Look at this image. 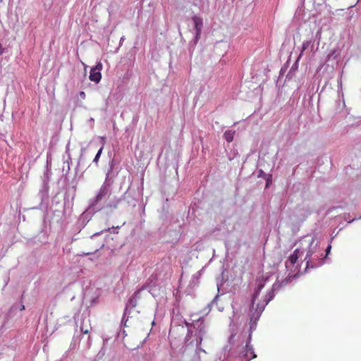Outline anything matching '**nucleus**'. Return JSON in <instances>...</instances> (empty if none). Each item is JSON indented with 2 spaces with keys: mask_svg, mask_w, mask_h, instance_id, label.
<instances>
[{
  "mask_svg": "<svg viewBox=\"0 0 361 361\" xmlns=\"http://www.w3.org/2000/svg\"><path fill=\"white\" fill-rule=\"evenodd\" d=\"M300 250L298 249H295L293 253L288 257V259L286 262V268L290 269L294 266L295 262L298 259Z\"/></svg>",
  "mask_w": 361,
  "mask_h": 361,
  "instance_id": "20e7f679",
  "label": "nucleus"
},
{
  "mask_svg": "<svg viewBox=\"0 0 361 361\" xmlns=\"http://www.w3.org/2000/svg\"><path fill=\"white\" fill-rule=\"evenodd\" d=\"M91 329H92L91 326H90V327L85 326L83 323L81 324V326H80V331L84 334H87L90 332V331L91 330Z\"/></svg>",
  "mask_w": 361,
  "mask_h": 361,
  "instance_id": "1a4fd4ad",
  "label": "nucleus"
},
{
  "mask_svg": "<svg viewBox=\"0 0 361 361\" xmlns=\"http://www.w3.org/2000/svg\"><path fill=\"white\" fill-rule=\"evenodd\" d=\"M194 327L197 328L200 332L204 331L205 327L204 321H197L196 324H194Z\"/></svg>",
  "mask_w": 361,
  "mask_h": 361,
  "instance_id": "6e6552de",
  "label": "nucleus"
},
{
  "mask_svg": "<svg viewBox=\"0 0 361 361\" xmlns=\"http://www.w3.org/2000/svg\"><path fill=\"white\" fill-rule=\"evenodd\" d=\"M103 65L101 62H98L97 64L91 68L89 78L91 81L96 83L100 82L102 79L101 71L102 70Z\"/></svg>",
  "mask_w": 361,
  "mask_h": 361,
  "instance_id": "f03ea898",
  "label": "nucleus"
},
{
  "mask_svg": "<svg viewBox=\"0 0 361 361\" xmlns=\"http://www.w3.org/2000/svg\"><path fill=\"white\" fill-rule=\"evenodd\" d=\"M267 278L262 276L258 277L256 281L257 287L252 295L251 300V307H250V320H257L263 312L265 306L269 302V301L274 298V291L271 290L268 294H266L262 299H259V293L264 288Z\"/></svg>",
  "mask_w": 361,
  "mask_h": 361,
  "instance_id": "f257e3e1",
  "label": "nucleus"
},
{
  "mask_svg": "<svg viewBox=\"0 0 361 361\" xmlns=\"http://www.w3.org/2000/svg\"><path fill=\"white\" fill-rule=\"evenodd\" d=\"M79 95H80V98L82 99H85L86 97L85 93L82 91L80 92Z\"/></svg>",
  "mask_w": 361,
  "mask_h": 361,
  "instance_id": "4468645a",
  "label": "nucleus"
},
{
  "mask_svg": "<svg viewBox=\"0 0 361 361\" xmlns=\"http://www.w3.org/2000/svg\"><path fill=\"white\" fill-rule=\"evenodd\" d=\"M106 190L104 188V189H101L100 191L99 192V193L97 194V195L96 196V202H99L100 200H102L104 196L106 195Z\"/></svg>",
  "mask_w": 361,
  "mask_h": 361,
  "instance_id": "0eeeda50",
  "label": "nucleus"
},
{
  "mask_svg": "<svg viewBox=\"0 0 361 361\" xmlns=\"http://www.w3.org/2000/svg\"><path fill=\"white\" fill-rule=\"evenodd\" d=\"M192 20L194 23L195 28L196 30L195 40L197 41L200 37L202 28L203 26L202 19L200 16H192Z\"/></svg>",
  "mask_w": 361,
  "mask_h": 361,
  "instance_id": "7ed1b4c3",
  "label": "nucleus"
},
{
  "mask_svg": "<svg viewBox=\"0 0 361 361\" xmlns=\"http://www.w3.org/2000/svg\"><path fill=\"white\" fill-rule=\"evenodd\" d=\"M235 133L234 130H226L224 133V137L228 142H231L233 140Z\"/></svg>",
  "mask_w": 361,
  "mask_h": 361,
  "instance_id": "39448f33",
  "label": "nucleus"
},
{
  "mask_svg": "<svg viewBox=\"0 0 361 361\" xmlns=\"http://www.w3.org/2000/svg\"><path fill=\"white\" fill-rule=\"evenodd\" d=\"M312 253L311 251H309L307 253V255L305 257V260L307 261V267H310V257L312 256Z\"/></svg>",
  "mask_w": 361,
  "mask_h": 361,
  "instance_id": "ddd939ff",
  "label": "nucleus"
},
{
  "mask_svg": "<svg viewBox=\"0 0 361 361\" xmlns=\"http://www.w3.org/2000/svg\"><path fill=\"white\" fill-rule=\"evenodd\" d=\"M331 245H329L326 250V255H328L331 250Z\"/></svg>",
  "mask_w": 361,
  "mask_h": 361,
  "instance_id": "2eb2a0df",
  "label": "nucleus"
},
{
  "mask_svg": "<svg viewBox=\"0 0 361 361\" xmlns=\"http://www.w3.org/2000/svg\"><path fill=\"white\" fill-rule=\"evenodd\" d=\"M4 52V49L2 47V44L0 43V54H2Z\"/></svg>",
  "mask_w": 361,
  "mask_h": 361,
  "instance_id": "dca6fc26",
  "label": "nucleus"
},
{
  "mask_svg": "<svg viewBox=\"0 0 361 361\" xmlns=\"http://www.w3.org/2000/svg\"><path fill=\"white\" fill-rule=\"evenodd\" d=\"M311 44V41H305L303 43H302V51L300 54V56L302 55V52L306 50L307 49H308L309 46Z\"/></svg>",
  "mask_w": 361,
  "mask_h": 361,
  "instance_id": "9d476101",
  "label": "nucleus"
},
{
  "mask_svg": "<svg viewBox=\"0 0 361 361\" xmlns=\"http://www.w3.org/2000/svg\"><path fill=\"white\" fill-rule=\"evenodd\" d=\"M149 157V155L148 154H145L144 152H140L139 154H138V158L141 161V160H145V159H147Z\"/></svg>",
  "mask_w": 361,
  "mask_h": 361,
  "instance_id": "9b49d317",
  "label": "nucleus"
},
{
  "mask_svg": "<svg viewBox=\"0 0 361 361\" xmlns=\"http://www.w3.org/2000/svg\"><path fill=\"white\" fill-rule=\"evenodd\" d=\"M102 150H103V147H101V148L99 149V151L97 152V154H96V156H95V157H94V160H93V161H94V163L97 164V162H98V161H99V157H100V156H101V154H102Z\"/></svg>",
  "mask_w": 361,
  "mask_h": 361,
  "instance_id": "f8f14e48",
  "label": "nucleus"
},
{
  "mask_svg": "<svg viewBox=\"0 0 361 361\" xmlns=\"http://www.w3.org/2000/svg\"><path fill=\"white\" fill-rule=\"evenodd\" d=\"M145 288H146L145 286H142L139 290L136 291L133 295L130 298V304H132V305L133 307H135L136 305V297L137 295L140 293V292L142 290H144Z\"/></svg>",
  "mask_w": 361,
  "mask_h": 361,
  "instance_id": "423d86ee",
  "label": "nucleus"
}]
</instances>
